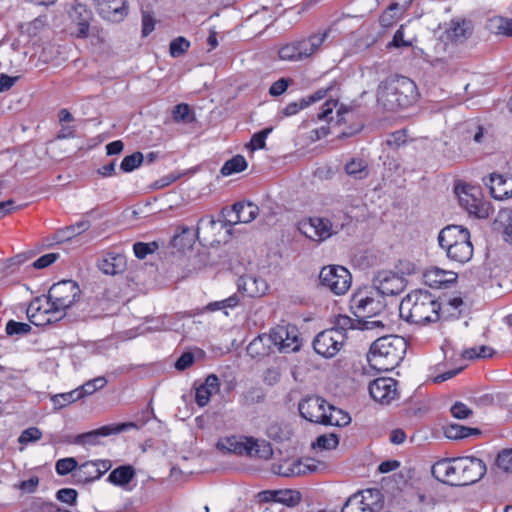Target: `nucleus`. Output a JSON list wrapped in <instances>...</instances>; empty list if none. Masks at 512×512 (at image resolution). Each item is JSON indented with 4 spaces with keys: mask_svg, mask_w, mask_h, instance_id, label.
<instances>
[{
    "mask_svg": "<svg viewBox=\"0 0 512 512\" xmlns=\"http://www.w3.org/2000/svg\"><path fill=\"white\" fill-rule=\"evenodd\" d=\"M486 471L485 463L472 456L444 459L432 467L433 476L451 486L474 484L484 477Z\"/></svg>",
    "mask_w": 512,
    "mask_h": 512,
    "instance_id": "f257e3e1",
    "label": "nucleus"
},
{
    "mask_svg": "<svg viewBox=\"0 0 512 512\" xmlns=\"http://www.w3.org/2000/svg\"><path fill=\"white\" fill-rule=\"evenodd\" d=\"M441 304L429 291L415 289L408 293L399 306L400 317L411 324L426 325L440 319Z\"/></svg>",
    "mask_w": 512,
    "mask_h": 512,
    "instance_id": "f03ea898",
    "label": "nucleus"
},
{
    "mask_svg": "<svg viewBox=\"0 0 512 512\" xmlns=\"http://www.w3.org/2000/svg\"><path fill=\"white\" fill-rule=\"evenodd\" d=\"M416 84L405 76L390 77L382 81L377 89V100L390 111L406 109L418 99Z\"/></svg>",
    "mask_w": 512,
    "mask_h": 512,
    "instance_id": "7ed1b4c3",
    "label": "nucleus"
},
{
    "mask_svg": "<svg viewBox=\"0 0 512 512\" xmlns=\"http://www.w3.org/2000/svg\"><path fill=\"white\" fill-rule=\"evenodd\" d=\"M407 344L403 337L390 335L375 340L367 354V361L373 370L391 371L403 360Z\"/></svg>",
    "mask_w": 512,
    "mask_h": 512,
    "instance_id": "20e7f679",
    "label": "nucleus"
},
{
    "mask_svg": "<svg viewBox=\"0 0 512 512\" xmlns=\"http://www.w3.org/2000/svg\"><path fill=\"white\" fill-rule=\"evenodd\" d=\"M439 246L445 250L447 257L457 263L464 264L473 256V245L467 228L449 225L438 235Z\"/></svg>",
    "mask_w": 512,
    "mask_h": 512,
    "instance_id": "39448f33",
    "label": "nucleus"
},
{
    "mask_svg": "<svg viewBox=\"0 0 512 512\" xmlns=\"http://www.w3.org/2000/svg\"><path fill=\"white\" fill-rule=\"evenodd\" d=\"M217 448L233 452L235 454L247 455L249 457H257L260 459H269L273 454V450L269 442L265 440H257L252 437H226L218 441Z\"/></svg>",
    "mask_w": 512,
    "mask_h": 512,
    "instance_id": "423d86ee",
    "label": "nucleus"
},
{
    "mask_svg": "<svg viewBox=\"0 0 512 512\" xmlns=\"http://www.w3.org/2000/svg\"><path fill=\"white\" fill-rule=\"evenodd\" d=\"M344 223L327 217H309L299 222L298 230L308 239L321 243L338 234Z\"/></svg>",
    "mask_w": 512,
    "mask_h": 512,
    "instance_id": "0eeeda50",
    "label": "nucleus"
},
{
    "mask_svg": "<svg viewBox=\"0 0 512 512\" xmlns=\"http://www.w3.org/2000/svg\"><path fill=\"white\" fill-rule=\"evenodd\" d=\"M81 290L73 280H62L53 284L47 295V304L54 312H62L71 307L80 297Z\"/></svg>",
    "mask_w": 512,
    "mask_h": 512,
    "instance_id": "6e6552de",
    "label": "nucleus"
},
{
    "mask_svg": "<svg viewBox=\"0 0 512 512\" xmlns=\"http://www.w3.org/2000/svg\"><path fill=\"white\" fill-rule=\"evenodd\" d=\"M320 284L336 295L345 294L351 286V274L343 266L323 267L319 274Z\"/></svg>",
    "mask_w": 512,
    "mask_h": 512,
    "instance_id": "1a4fd4ad",
    "label": "nucleus"
},
{
    "mask_svg": "<svg viewBox=\"0 0 512 512\" xmlns=\"http://www.w3.org/2000/svg\"><path fill=\"white\" fill-rule=\"evenodd\" d=\"M346 336L335 329H327L320 332L313 341L314 351L325 357H334L342 348Z\"/></svg>",
    "mask_w": 512,
    "mask_h": 512,
    "instance_id": "9d476101",
    "label": "nucleus"
},
{
    "mask_svg": "<svg viewBox=\"0 0 512 512\" xmlns=\"http://www.w3.org/2000/svg\"><path fill=\"white\" fill-rule=\"evenodd\" d=\"M270 336L273 345L282 353L295 352L301 346L298 329L293 325H278L271 329Z\"/></svg>",
    "mask_w": 512,
    "mask_h": 512,
    "instance_id": "9b49d317",
    "label": "nucleus"
},
{
    "mask_svg": "<svg viewBox=\"0 0 512 512\" xmlns=\"http://www.w3.org/2000/svg\"><path fill=\"white\" fill-rule=\"evenodd\" d=\"M320 463L313 458H302L293 461H283L273 464L272 471L274 474L283 477H294L315 473L318 471Z\"/></svg>",
    "mask_w": 512,
    "mask_h": 512,
    "instance_id": "f8f14e48",
    "label": "nucleus"
},
{
    "mask_svg": "<svg viewBox=\"0 0 512 512\" xmlns=\"http://www.w3.org/2000/svg\"><path fill=\"white\" fill-rule=\"evenodd\" d=\"M133 427H136V425L132 422L105 425L98 429L79 434L70 439L69 443L78 445H98L101 437L119 434Z\"/></svg>",
    "mask_w": 512,
    "mask_h": 512,
    "instance_id": "ddd939ff",
    "label": "nucleus"
},
{
    "mask_svg": "<svg viewBox=\"0 0 512 512\" xmlns=\"http://www.w3.org/2000/svg\"><path fill=\"white\" fill-rule=\"evenodd\" d=\"M373 286L383 296H395L405 289L406 279L393 271L382 270L374 276Z\"/></svg>",
    "mask_w": 512,
    "mask_h": 512,
    "instance_id": "4468645a",
    "label": "nucleus"
},
{
    "mask_svg": "<svg viewBox=\"0 0 512 512\" xmlns=\"http://www.w3.org/2000/svg\"><path fill=\"white\" fill-rule=\"evenodd\" d=\"M329 403L319 396H308L298 405L300 415L306 420L323 424Z\"/></svg>",
    "mask_w": 512,
    "mask_h": 512,
    "instance_id": "2eb2a0df",
    "label": "nucleus"
},
{
    "mask_svg": "<svg viewBox=\"0 0 512 512\" xmlns=\"http://www.w3.org/2000/svg\"><path fill=\"white\" fill-rule=\"evenodd\" d=\"M222 214L229 226L250 223L259 214V207L252 202H237L231 209H223Z\"/></svg>",
    "mask_w": 512,
    "mask_h": 512,
    "instance_id": "dca6fc26",
    "label": "nucleus"
},
{
    "mask_svg": "<svg viewBox=\"0 0 512 512\" xmlns=\"http://www.w3.org/2000/svg\"><path fill=\"white\" fill-rule=\"evenodd\" d=\"M371 397L381 404H389L398 396L397 381L392 378H377L369 385Z\"/></svg>",
    "mask_w": 512,
    "mask_h": 512,
    "instance_id": "f3484780",
    "label": "nucleus"
},
{
    "mask_svg": "<svg viewBox=\"0 0 512 512\" xmlns=\"http://www.w3.org/2000/svg\"><path fill=\"white\" fill-rule=\"evenodd\" d=\"M97 13L105 20L118 23L128 14L125 0H94Z\"/></svg>",
    "mask_w": 512,
    "mask_h": 512,
    "instance_id": "a211bd4d",
    "label": "nucleus"
},
{
    "mask_svg": "<svg viewBox=\"0 0 512 512\" xmlns=\"http://www.w3.org/2000/svg\"><path fill=\"white\" fill-rule=\"evenodd\" d=\"M351 308L354 309L355 317L366 319L376 316L382 310L383 304L373 297L357 293L351 299Z\"/></svg>",
    "mask_w": 512,
    "mask_h": 512,
    "instance_id": "6ab92c4d",
    "label": "nucleus"
},
{
    "mask_svg": "<svg viewBox=\"0 0 512 512\" xmlns=\"http://www.w3.org/2000/svg\"><path fill=\"white\" fill-rule=\"evenodd\" d=\"M483 181L489 187L490 194L494 199L504 200L512 197V176L491 173Z\"/></svg>",
    "mask_w": 512,
    "mask_h": 512,
    "instance_id": "aec40b11",
    "label": "nucleus"
},
{
    "mask_svg": "<svg viewBox=\"0 0 512 512\" xmlns=\"http://www.w3.org/2000/svg\"><path fill=\"white\" fill-rule=\"evenodd\" d=\"M55 313L51 304L41 305L40 299H35L27 308V317L29 322L35 326H44L53 321L51 314Z\"/></svg>",
    "mask_w": 512,
    "mask_h": 512,
    "instance_id": "412c9836",
    "label": "nucleus"
},
{
    "mask_svg": "<svg viewBox=\"0 0 512 512\" xmlns=\"http://www.w3.org/2000/svg\"><path fill=\"white\" fill-rule=\"evenodd\" d=\"M238 290L248 297H260L268 290L266 281L253 275H245L238 279Z\"/></svg>",
    "mask_w": 512,
    "mask_h": 512,
    "instance_id": "4be33fe9",
    "label": "nucleus"
},
{
    "mask_svg": "<svg viewBox=\"0 0 512 512\" xmlns=\"http://www.w3.org/2000/svg\"><path fill=\"white\" fill-rule=\"evenodd\" d=\"M220 390V381L215 374H210L206 377L204 383L196 387L195 402L199 407H205L212 395L218 393Z\"/></svg>",
    "mask_w": 512,
    "mask_h": 512,
    "instance_id": "5701e85b",
    "label": "nucleus"
},
{
    "mask_svg": "<svg viewBox=\"0 0 512 512\" xmlns=\"http://www.w3.org/2000/svg\"><path fill=\"white\" fill-rule=\"evenodd\" d=\"M126 257L122 253L108 252L98 261V268L107 275H116L126 269Z\"/></svg>",
    "mask_w": 512,
    "mask_h": 512,
    "instance_id": "b1692460",
    "label": "nucleus"
},
{
    "mask_svg": "<svg viewBox=\"0 0 512 512\" xmlns=\"http://www.w3.org/2000/svg\"><path fill=\"white\" fill-rule=\"evenodd\" d=\"M425 282L434 288H442L447 284L453 283L457 279V274L452 271H445L437 267L429 269L425 274Z\"/></svg>",
    "mask_w": 512,
    "mask_h": 512,
    "instance_id": "393cba45",
    "label": "nucleus"
},
{
    "mask_svg": "<svg viewBox=\"0 0 512 512\" xmlns=\"http://www.w3.org/2000/svg\"><path fill=\"white\" fill-rule=\"evenodd\" d=\"M135 476L136 471L133 466L122 465L111 471L107 481L115 486L126 489Z\"/></svg>",
    "mask_w": 512,
    "mask_h": 512,
    "instance_id": "a878e982",
    "label": "nucleus"
},
{
    "mask_svg": "<svg viewBox=\"0 0 512 512\" xmlns=\"http://www.w3.org/2000/svg\"><path fill=\"white\" fill-rule=\"evenodd\" d=\"M73 477L75 482L78 484H86L98 480L101 478V472H99V468L96 467L94 461H86L73 473Z\"/></svg>",
    "mask_w": 512,
    "mask_h": 512,
    "instance_id": "bb28decb",
    "label": "nucleus"
},
{
    "mask_svg": "<svg viewBox=\"0 0 512 512\" xmlns=\"http://www.w3.org/2000/svg\"><path fill=\"white\" fill-rule=\"evenodd\" d=\"M327 37V33L312 35L307 39L297 41L298 54L301 60L313 55L323 44Z\"/></svg>",
    "mask_w": 512,
    "mask_h": 512,
    "instance_id": "cd10ccee",
    "label": "nucleus"
},
{
    "mask_svg": "<svg viewBox=\"0 0 512 512\" xmlns=\"http://www.w3.org/2000/svg\"><path fill=\"white\" fill-rule=\"evenodd\" d=\"M345 173L356 179L362 180L368 177L369 168L367 162L362 158H351L344 165Z\"/></svg>",
    "mask_w": 512,
    "mask_h": 512,
    "instance_id": "c85d7f7f",
    "label": "nucleus"
},
{
    "mask_svg": "<svg viewBox=\"0 0 512 512\" xmlns=\"http://www.w3.org/2000/svg\"><path fill=\"white\" fill-rule=\"evenodd\" d=\"M350 422L351 417L348 413L328 404L323 425L342 427L348 425Z\"/></svg>",
    "mask_w": 512,
    "mask_h": 512,
    "instance_id": "c756f323",
    "label": "nucleus"
},
{
    "mask_svg": "<svg viewBox=\"0 0 512 512\" xmlns=\"http://www.w3.org/2000/svg\"><path fill=\"white\" fill-rule=\"evenodd\" d=\"M271 345H273L270 333L263 334L253 339L247 347V351L252 356H263L268 354Z\"/></svg>",
    "mask_w": 512,
    "mask_h": 512,
    "instance_id": "7c9ffc66",
    "label": "nucleus"
},
{
    "mask_svg": "<svg viewBox=\"0 0 512 512\" xmlns=\"http://www.w3.org/2000/svg\"><path fill=\"white\" fill-rule=\"evenodd\" d=\"M74 13L79 15V19L75 22L73 34L78 38H86L89 35L90 15L82 5L75 7Z\"/></svg>",
    "mask_w": 512,
    "mask_h": 512,
    "instance_id": "2f4dec72",
    "label": "nucleus"
},
{
    "mask_svg": "<svg viewBox=\"0 0 512 512\" xmlns=\"http://www.w3.org/2000/svg\"><path fill=\"white\" fill-rule=\"evenodd\" d=\"M218 225L221 229L226 227L228 224L226 221L224 223L216 221L211 216L201 218L197 225V237L200 239L201 235H203V240L209 241L210 234L217 228Z\"/></svg>",
    "mask_w": 512,
    "mask_h": 512,
    "instance_id": "473e14b6",
    "label": "nucleus"
},
{
    "mask_svg": "<svg viewBox=\"0 0 512 512\" xmlns=\"http://www.w3.org/2000/svg\"><path fill=\"white\" fill-rule=\"evenodd\" d=\"M495 222L499 228H502L504 240L512 244V210H500Z\"/></svg>",
    "mask_w": 512,
    "mask_h": 512,
    "instance_id": "72a5a7b5",
    "label": "nucleus"
},
{
    "mask_svg": "<svg viewBox=\"0 0 512 512\" xmlns=\"http://www.w3.org/2000/svg\"><path fill=\"white\" fill-rule=\"evenodd\" d=\"M247 166L246 159L242 155H236L224 163L220 172L223 176H230L244 171Z\"/></svg>",
    "mask_w": 512,
    "mask_h": 512,
    "instance_id": "f704fd0d",
    "label": "nucleus"
},
{
    "mask_svg": "<svg viewBox=\"0 0 512 512\" xmlns=\"http://www.w3.org/2000/svg\"><path fill=\"white\" fill-rule=\"evenodd\" d=\"M240 302V299L237 294H233L230 297L221 300V301H214L210 302L204 307V311L206 312H215L222 310L224 311L225 315H228V312L226 311L227 308H235Z\"/></svg>",
    "mask_w": 512,
    "mask_h": 512,
    "instance_id": "c9c22d12",
    "label": "nucleus"
},
{
    "mask_svg": "<svg viewBox=\"0 0 512 512\" xmlns=\"http://www.w3.org/2000/svg\"><path fill=\"white\" fill-rule=\"evenodd\" d=\"M490 30L497 35L512 36V20L501 16L490 19Z\"/></svg>",
    "mask_w": 512,
    "mask_h": 512,
    "instance_id": "e433bc0d",
    "label": "nucleus"
},
{
    "mask_svg": "<svg viewBox=\"0 0 512 512\" xmlns=\"http://www.w3.org/2000/svg\"><path fill=\"white\" fill-rule=\"evenodd\" d=\"M476 428L465 427L458 424L449 425L445 430V435L449 439H463L472 434H479Z\"/></svg>",
    "mask_w": 512,
    "mask_h": 512,
    "instance_id": "4c0bfd02",
    "label": "nucleus"
},
{
    "mask_svg": "<svg viewBox=\"0 0 512 512\" xmlns=\"http://www.w3.org/2000/svg\"><path fill=\"white\" fill-rule=\"evenodd\" d=\"M107 384V380L103 376L96 377L92 380H88L80 387L76 388L78 392L81 394V399L92 395L96 391L102 389Z\"/></svg>",
    "mask_w": 512,
    "mask_h": 512,
    "instance_id": "58836bf2",
    "label": "nucleus"
},
{
    "mask_svg": "<svg viewBox=\"0 0 512 512\" xmlns=\"http://www.w3.org/2000/svg\"><path fill=\"white\" fill-rule=\"evenodd\" d=\"M360 318L353 319L347 315H338L335 318L334 327L332 329L337 330L341 334L346 336V331L349 329H359Z\"/></svg>",
    "mask_w": 512,
    "mask_h": 512,
    "instance_id": "ea45409f",
    "label": "nucleus"
},
{
    "mask_svg": "<svg viewBox=\"0 0 512 512\" xmlns=\"http://www.w3.org/2000/svg\"><path fill=\"white\" fill-rule=\"evenodd\" d=\"M362 503L370 504L371 512H378L381 505V493L377 489H367L357 494Z\"/></svg>",
    "mask_w": 512,
    "mask_h": 512,
    "instance_id": "a19ab883",
    "label": "nucleus"
},
{
    "mask_svg": "<svg viewBox=\"0 0 512 512\" xmlns=\"http://www.w3.org/2000/svg\"><path fill=\"white\" fill-rule=\"evenodd\" d=\"M81 394L77 391V389H74L70 392L57 394L51 397V401L54 404V406L58 409L64 408L67 405L80 400Z\"/></svg>",
    "mask_w": 512,
    "mask_h": 512,
    "instance_id": "79ce46f5",
    "label": "nucleus"
},
{
    "mask_svg": "<svg viewBox=\"0 0 512 512\" xmlns=\"http://www.w3.org/2000/svg\"><path fill=\"white\" fill-rule=\"evenodd\" d=\"M339 444V438L334 433L323 434L317 437L316 442L312 444L313 448L321 450L335 449Z\"/></svg>",
    "mask_w": 512,
    "mask_h": 512,
    "instance_id": "37998d69",
    "label": "nucleus"
},
{
    "mask_svg": "<svg viewBox=\"0 0 512 512\" xmlns=\"http://www.w3.org/2000/svg\"><path fill=\"white\" fill-rule=\"evenodd\" d=\"M469 34L468 23L465 21L452 23V26L448 31L449 37L456 42H462Z\"/></svg>",
    "mask_w": 512,
    "mask_h": 512,
    "instance_id": "c03bdc74",
    "label": "nucleus"
},
{
    "mask_svg": "<svg viewBox=\"0 0 512 512\" xmlns=\"http://www.w3.org/2000/svg\"><path fill=\"white\" fill-rule=\"evenodd\" d=\"M361 501L358 495H352L344 504L341 512H371L370 504Z\"/></svg>",
    "mask_w": 512,
    "mask_h": 512,
    "instance_id": "a18cd8bd",
    "label": "nucleus"
},
{
    "mask_svg": "<svg viewBox=\"0 0 512 512\" xmlns=\"http://www.w3.org/2000/svg\"><path fill=\"white\" fill-rule=\"evenodd\" d=\"M144 161L143 154L141 152H135L131 155L124 157L120 164V169L123 172H132L138 168Z\"/></svg>",
    "mask_w": 512,
    "mask_h": 512,
    "instance_id": "49530a36",
    "label": "nucleus"
},
{
    "mask_svg": "<svg viewBox=\"0 0 512 512\" xmlns=\"http://www.w3.org/2000/svg\"><path fill=\"white\" fill-rule=\"evenodd\" d=\"M470 215L479 219H486L490 215V206L488 203L483 202L480 198L475 199V202L470 205L466 210Z\"/></svg>",
    "mask_w": 512,
    "mask_h": 512,
    "instance_id": "de8ad7c7",
    "label": "nucleus"
},
{
    "mask_svg": "<svg viewBox=\"0 0 512 512\" xmlns=\"http://www.w3.org/2000/svg\"><path fill=\"white\" fill-rule=\"evenodd\" d=\"M5 331L9 336H24L30 333L31 326L28 323L9 320L6 324Z\"/></svg>",
    "mask_w": 512,
    "mask_h": 512,
    "instance_id": "09e8293b",
    "label": "nucleus"
},
{
    "mask_svg": "<svg viewBox=\"0 0 512 512\" xmlns=\"http://www.w3.org/2000/svg\"><path fill=\"white\" fill-rule=\"evenodd\" d=\"M190 47V42L182 36L173 39L170 43L169 52L174 58L183 55Z\"/></svg>",
    "mask_w": 512,
    "mask_h": 512,
    "instance_id": "8fccbe9b",
    "label": "nucleus"
},
{
    "mask_svg": "<svg viewBox=\"0 0 512 512\" xmlns=\"http://www.w3.org/2000/svg\"><path fill=\"white\" fill-rule=\"evenodd\" d=\"M158 247V243L155 241L150 243L136 242L133 245V251L138 259H145L149 254L155 252Z\"/></svg>",
    "mask_w": 512,
    "mask_h": 512,
    "instance_id": "3c124183",
    "label": "nucleus"
},
{
    "mask_svg": "<svg viewBox=\"0 0 512 512\" xmlns=\"http://www.w3.org/2000/svg\"><path fill=\"white\" fill-rule=\"evenodd\" d=\"M300 501L299 492L293 490H278L276 494V503L285 504L287 506H294Z\"/></svg>",
    "mask_w": 512,
    "mask_h": 512,
    "instance_id": "603ef678",
    "label": "nucleus"
},
{
    "mask_svg": "<svg viewBox=\"0 0 512 512\" xmlns=\"http://www.w3.org/2000/svg\"><path fill=\"white\" fill-rule=\"evenodd\" d=\"M78 468V463L75 458L67 457L59 459L56 462L55 469L59 475H67L71 472H75Z\"/></svg>",
    "mask_w": 512,
    "mask_h": 512,
    "instance_id": "864d4df0",
    "label": "nucleus"
},
{
    "mask_svg": "<svg viewBox=\"0 0 512 512\" xmlns=\"http://www.w3.org/2000/svg\"><path fill=\"white\" fill-rule=\"evenodd\" d=\"M279 57L282 60L301 61V56L298 54L297 42H293L281 47L279 50Z\"/></svg>",
    "mask_w": 512,
    "mask_h": 512,
    "instance_id": "5fc2aeb1",
    "label": "nucleus"
},
{
    "mask_svg": "<svg viewBox=\"0 0 512 512\" xmlns=\"http://www.w3.org/2000/svg\"><path fill=\"white\" fill-rule=\"evenodd\" d=\"M172 117L175 122L189 123L193 120L190 118V107L185 103L174 106L172 110Z\"/></svg>",
    "mask_w": 512,
    "mask_h": 512,
    "instance_id": "6e6d98bb",
    "label": "nucleus"
},
{
    "mask_svg": "<svg viewBox=\"0 0 512 512\" xmlns=\"http://www.w3.org/2000/svg\"><path fill=\"white\" fill-rule=\"evenodd\" d=\"M272 132V127L265 128L257 133H255L250 141L249 146L251 150L263 149L266 146V139L268 135Z\"/></svg>",
    "mask_w": 512,
    "mask_h": 512,
    "instance_id": "4d7b16f0",
    "label": "nucleus"
},
{
    "mask_svg": "<svg viewBox=\"0 0 512 512\" xmlns=\"http://www.w3.org/2000/svg\"><path fill=\"white\" fill-rule=\"evenodd\" d=\"M241 397L244 405H253L262 402L264 394L260 388H250Z\"/></svg>",
    "mask_w": 512,
    "mask_h": 512,
    "instance_id": "13d9d810",
    "label": "nucleus"
},
{
    "mask_svg": "<svg viewBox=\"0 0 512 512\" xmlns=\"http://www.w3.org/2000/svg\"><path fill=\"white\" fill-rule=\"evenodd\" d=\"M496 464L504 472L512 473V449L501 451L496 458Z\"/></svg>",
    "mask_w": 512,
    "mask_h": 512,
    "instance_id": "bf43d9fd",
    "label": "nucleus"
},
{
    "mask_svg": "<svg viewBox=\"0 0 512 512\" xmlns=\"http://www.w3.org/2000/svg\"><path fill=\"white\" fill-rule=\"evenodd\" d=\"M404 30H405L404 25H401L397 29V31L394 33L392 41L387 44L388 49L412 46V42L410 40H405Z\"/></svg>",
    "mask_w": 512,
    "mask_h": 512,
    "instance_id": "052dcab7",
    "label": "nucleus"
},
{
    "mask_svg": "<svg viewBox=\"0 0 512 512\" xmlns=\"http://www.w3.org/2000/svg\"><path fill=\"white\" fill-rule=\"evenodd\" d=\"M455 193L458 195L460 205L465 210H467L470 207V205H472L475 202V199H479L478 197H475L474 195L468 193L465 186L457 185L455 187Z\"/></svg>",
    "mask_w": 512,
    "mask_h": 512,
    "instance_id": "680f3d73",
    "label": "nucleus"
},
{
    "mask_svg": "<svg viewBox=\"0 0 512 512\" xmlns=\"http://www.w3.org/2000/svg\"><path fill=\"white\" fill-rule=\"evenodd\" d=\"M42 432L37 427H30L25 429L19 436L18 441L21 444H28L30 442H35L41 439Z\"/></svg>",
    "mask_w": 512,
    "mask_h": 512,
    "instance_id": "e2e57ef3",
    "label": "nucleus"
},
{
    "mask_svg": "<svg viewBox=\"0 0 512 512\" xmlns=\"http://www.w3.org/2000/svg\"><path fill=\"white\" fill-rule=\"evenodd\" d=\"M307 107H308V105H307L305 99L301 98L298 101H294V102L287 104L283 108L282 114L285 117H290V116L296 115L298 112H300L301 110H303Z\"/></svg>",
    "mask_w": 512,
    "mask_h": 512,
    "instance_id": "0e129e2a",
    "label": "nucleus"
},
{
    "mask_svg": "<svg viewBox=\"0 0 512 512\" xmlns=\"http://www.w3.org/2000/svg\"><path fill=\"white\" fill-rule=\"evenodd\" d=\"M77 491L72 488H63L57 491L56 498L66 504L73 505L77 499Z\"/></svg>",
    "mask_w": 512,
    "mask_h": 512,
    "instance_id": "69168bd1",
    "label": "nucleus"
},
{
    "mask_svg": "<svg viewBox=\"0 0 512 512\" xmlns=\"http://www.w3.org/2000/svg\"><path fill=\"white\" fill-rule=\"evenodd\" d=\"M450 411L453 417L457 419H466L472 415V410L462 402H456Z\"/></svg>",
    "mask_w": 512,
    "mask_h": 512,
    "instance_id": "338daca9",
    "label": "nucleus"
},
{
    "mask_svg": "<svg viewBox=\"0 0 512 512\" xmlns=\"http://www.w3.org/2000/svg\"><path fill=\"white\" fill-rule=\"evenodd\" d=\"M292 82L291 79H288V78H281L277 81H275L271 86H270V89H269V93L270 95L272 96H280L281 94H283L288 86L290 85V83Z\"/></svg>",
    "mask_w": 512,
    "mask_h": 512,
    "instance_id": "774afa93",
    "label": "nucleus"
}]
</instances>
